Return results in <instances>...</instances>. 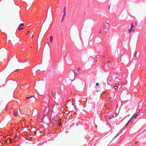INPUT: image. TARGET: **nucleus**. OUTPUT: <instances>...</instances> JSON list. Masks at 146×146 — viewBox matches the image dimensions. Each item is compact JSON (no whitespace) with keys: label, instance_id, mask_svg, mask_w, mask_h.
I'll use <instances>...</instances> for the list:
<instances>
[{"label":"nucleus","instance_id":"obj_1","mask_svg":"<svg viewBox=\"0 0 146 146\" xmlns=\"http://www.w3.org/2000/svg\"><path fill=\"white\" fill-rule=\"evenodd\" d=\"M17 85V82H12L9 84L7 88L8 91L9 92L12 91L13 92L16 88Z\"/></svg>","mask_w":146,"mask_h":146},{"label":"nucleus","instance_id":"obj_2","mask_svg":"<svg viewBox=\"0 0 146 146\" xmlns=\"http://www.w3.org/2000/svg\"><path fill=\"white\" fill-rule=\"evenodd\" d=\"M102 138L103 139L104 143L108 144L111 141L113 137H111L110 136H104L102 137Z\"/></svg>","mask_w":146,"mask_h":146},{"label":"nucleus","instance_id":"obj_3","mask_svg":"<svg viewBox=\"0 0 146 146\" xmlns=\"http://www.w3.org/2000/svg\"><path fill=\"white\" fill-rule=\"evenodd\" d=\"M15 18L16 20L17 23L19 24L22 21L20 15V12L18 11L17 13V15L15 16Z\"/></svg>","mask_w":146,"mask_h":146},{"label":"nucleus","instance_id":"obj_4","mask_svg":"<svg viewBox=\"0 0 146 146\" xmlns=\"http://www.w3.org/2000/svg\"><path fill=\"white\" fill-rule=\"evenodd\" d=\"M68 74L70 80H73L75 76V72L72 70H70L69 71Z\"/></svg>","mask_w":146,"mask_h":146},{"label":"nucleus","instance_id":"obj_5","mask_svg":"<svg viewBox=\"0 0 146 146\" xmlns=\"http://www.w3.org/2000/svg\"><path fill=\"white\" fill-rule=\"evenodd\" d=\"M138 113H135L131 117V118L129 121L126 124L125 126H127L129 122L132 120L133 118H134L135 119H136L137 118V116L138 115Z\"/></svg>","mask_w":146,"mask_h":146},{"label":"nucleus","instance_id":"obj_6","mask_svg":"<svg viewBox=\"0 0 146 146\" xmlns=\"http://www.w3.org/2000/svg\"><path fill=\"white\" fill-rule=\"evenodd\" d=\"M110 26L108 22H106L104 25V29H108Z\"/></svg>","mask_w":146,"mask_h":146},{"label":"nucleus","instance_id":"obj_7","mask_svg":"<svg viewBox=\"0 0 146 146\" xmlns=\"http://www.w3.org/2000/svg\"><path fill=\"white\" fill-rule=\"evenodd\" d=\"M7 123L5 122H2L0 123V128H3L6 126Z\"/></svg>","mask_w":146,"mask_h":146},{"label":"nucleus","instance_id":"obj_8","mask_svg":"<svg viewBox=\"0 0 146 146\" xmlns=\"http://www.w3.org/2000/svg\"><path fill=\"white\" fill-rule=\"evenodd\" d=\"M5 27L6 28H8L9 26V21L7 20L6 21L4 24Z\"/></svg>","mask_w":146,"mask_h":146},{"label":"nucleus","instance_id":"obj_9","mask_svg":"<svg viewBox=\"0 0 146 146\" xmlns=\"http://www.w3.org/2000/svg\"><path fill=\"white\" fill-rule=\"evenodd\" d=\"M135 56L136 57L138 58L139 55V52H136L135 53Z\"/></svg>","mask_w":146,"mask_h":146},{"label":"nucleus","instance_id":"obj_10","mask_svg":"<svg viewBox=\"0 0 146 146\" xmlns=\"http://www.w3.org/2000/svg\"><path fill=\"white\" fill-rule=\"evenodd\" d=\"M13 114L14 115L15 117H17L18 116V114L17 112L15 111H14L13 112Z\"/></svg>","mask_w":146,"mask_h":146},{"label":"nucleus","instance_id":"obj_11","mask_svg":"<svg viewBox=\"0 0 146 146\" xmlns=\"http://www.w3.org/2000/svg\"><path fill=\"white\" fill-rule=\"evenodd\" d=\"M66 7H65L64 8V11H63L64 14H63V15H64V16H65V15H66Z\"/></svg>","mask_w":146,"mask_h":146},{"label":"nucleus","instance_id":"obj_12","mask_svg":"<svg viewBox=\"0 0 146 146\" xmlns=\"http://www.w3.org/2000/svg\"><path fill=\"white\" fill-rule=\"evenodd\" d=\"M53 40V36H50V38H49V41H50V42L51 43L52 41Z\"/></svg>","mask_w":146,"mask_h":146},{"label":"nucleus","instance_id":"obj_13","mask_svg":"<svg viewBox=\"0 0 146 146\" xmlns=\"http://www.w3.org/2000/svg\"><path fill=\"white\" fill-rule=\"evenodd\" d=\"M17 56L16 55H14L13 56V58H14L15 60L17 62L18 61V59L16 58Z\"/></svg>","mask_w":146,"mask_h":146},{"label":"nucleus","instance_id":"obj_14","mask_svg":"<svg viewBox=\"0 0 146 146\" xmlns=\"http://www.w3.org/2000/svg\"><path fill=\"white\" fill-rule=\"evenodd\" d=\"M133 22L132 23H131V28L132 29L134 27V25L133 24Z\"/></svg>","mask_w":146,"mask_h":146},{"label":"nucleus","instance_id":"obj_15","mask_svg":"<svg viewBox=\"0 0 146 146\" xmlns=\"http://www.w3.org/2000/svg\"><path fill=\"white\" fill-rule=\"evenodd\" d=\"M114 89H115V90H117L118 88V86H114Z\"/></svg>","mask_w":146,"mask_h":146},{"label":"nucleus","instance_id":"obj_16","mask_svg":"<svg viewBox=\"0 0 146 146\" xmlns=\"http://www.w3.org/2000/svg\"><path fill=\"white\" fill-rule=\"evenodd\" d=\"M23 29V27H21V28H20V27L19 26L18 27V29L19 30H22Z\"/></svg>","mask_w":146,"mask_h":146},{"label":"nucleus","instance_id":"obj_17","mask_svg":"<svg viewBox=\"0 0 146 146\" xmlns=\"http://www.w3.org/2000/svg\"><path fill=\"white\" fill-rule=\"evenodd\" d=\"M65 17V16H64L63 15L62 19V20L61 21V23L62 22H63V21Z\"/></svg>","mask_w":146,"mask_h":146},{"label":"nucleus","instance_id":"obj_18","mask_svg":"<svg viewBox=\"0 0 146 146\" xmlns=\"http://www.w3.org/2000/svg\"><path fill=\"white\" fill-rule=\"evenodd\" d=\"M34 113H35V115L37 113V111L36 110H34Z\"/></svg>","mask_w":146,"mask_h":146},{"label":"nucleus","instance_id":"obj_19","mask_svg":"<svg viewBox=\"0 0 146 146\" xmlns=\"http://www.w3.org/2000/svg\"><path fill=\"white\" fill-rule=\"evenodd\" d=\"M24 24L23 23H21L19 25V27L20 26H22L24 25Z\"/></svg>","mask_w":146,"mask_h":146},{"label":"nucleus","instance_id":"obj_20","mask_svg":"<svg viewBox=\"0 0 146 146\" xmlns=\"http://www.w3.org/2000/svg\"><path fill=\"white\" fill-rule=\"evenodd\" d=\"M132 29H131V28H130V29H129V33L131 32V30H132Z\"/></svg>","mask_w":146,"mask_h":146},{"label":"nucleus","instance_id":"obj_21","mask_svg":"<svg viewBox=\"0 0 146 146\" xmlns=\"http://www.w3.org/2000/svg\"><path fill=\"white\" fill-rule=\"evenodd\" d=\"M13 36H14V37H15L16 36V33L15 32L13 34Z\"/></svg>","mask_w":146,"mask_h":146},{"label":"nucleus","instance_id":"obj_22","mask_svg":"<svg viewBox=\"0 0 146 146\" xmlns=\"http://www.w3.org/2000/svg\"><path fill=\"white\" fill-rule=\"evenodd\" d=\"M96 86H98L99 85V83H96Z\"/></svg>","mask_w":146,"mask_h":146},{"label":"nucleus","instance_id":"obj_23","mask_svg":"<svg viewBox=\"0 0 146 146\" xmlns=\"http://www.w3.org/2000/svg\"><path fill=\"white\" fill-rule=\"evenodd\" d=\"M48 43L47 42H46L45 44V45H48Z\"/></svg>","mask_w":146,"mask_h":146},{"label":"nucleus","instance_id":"obj_24","mask_svg":"<svg viewBox=\"0 0 146 146\" xmlns=\"http://www.w3.org/2000/svg\"><path fill=\"white\" fill-rule=\"evenodd\" d=\"M135 23L136 26H137V22H136V21L135 22Z\"/></svg>","mask_w":146,"mask_h":146},{"label":"nucleus","instance_id":"obj_25","mask_svg":"<svg viewBox=\"0 0 146 146\" xmlns=\"http://www.w3.org/2000/svg\"><path fill=\"white\" fill-rule=\"evenodd\" d=\"M111 129H107V130H106V131H108L110 130Z\"/></svg>","mask_w":146,"mask_h":146},{"label":"nucleus","instance_id":"obj_26","mask_svg":"<svg viewBox=\"0 0 146 146\" xmlns=\"http://www.w3.org/2000/svg\"><path fill=\"white\" fill-rule=\"evenodd\" d=\"M9 139V142H11L12 140L11 139Z\"/></svg>","mask_w":146,"mask_h":146},{"label":"nucleus","instance_id":"obj_27","mask_svg":"<svg viewBox=\"0 0 146 146\" xmlns=\"http://www.w3.org/2000/svg\"><path fill=\"white\" fill-rule=\"evenodd\" d=\"M116 117V115H113L112 116V117Z\"/></svg>","mask_w":146,"mask_h":146},{"label":"nucleus","instance_id":"obj_28","mask_svg":"<svg viewBox=\"0 0 146 146\" xmlns=\"http://www.w3.org/2000/svg\"><path fill=\"white\" fill-rule=\"evenodd\" d=\"M30 33V31H27V35L28 33Z\"/></svg>","mask_w":146,"mask_h":146},{"label":"nucleus","instance_id":"obj_29","mask_svg":"<svg viewBox=\"0 0 146 146\" xmlns=\"http://www.w3.org/2000/svg\"><path fill=\"white\" fill-rule=\"evenodd\" d=\"M29 97H26V99H29Z\"/></svg>","mask_w":146,"mask_h":146},{"label":"nucleus","instance_id":"obj_30","mask_svg":"<svg viewBox=\"0 0 146 146\" xmlns=\"http://www.w3.org/2000/svg\"><path fill=\"white\" fill-rule=\"evenodd\" d=\"M35 95H37V93H36V94H34Z\"/></svg>","mask_w":146,"mask_h":146},{"label":"nucleus","instance_id":"obj_31","mask_svg":"<svg viewBox=\"0 0 146 146\" xmlns=\"http://www.w3.org/2000/svg\"><path fill=\"white\" fill-rule=\"evenodd\" d=\"M24 128L25 129V130L26 128V127H24Z\"/></svg>","mask_w":146,"mask_h":146},{"label":"nucleus","instance_id":"obj_32","mask_svg":"<svg viewBox=\"0 0 146 146\" xmlns=\"http://www.w3.org/2000/svg\"><path fill=\"white\" fill-rule=\"evenodd\" d=\"M31 37H32V38H33V35H32L31 36Z\"/></svg>","mask_w":146,"mask_h":146},{"label":"nucleus","instance_id":"obj_33","mask_svg":"<svg viewBox=\"0 0 146 146\" xmlns=\"http://www.w3.org/2000/svg\"><path fill=\"white\" fill-rule=\"evenodd\" d=\"M77 70H80V68H78V69H77Z\"/></svg>","mask_w":146,"mask_h":146},{"label":"nucleus","instance_id":"obj_34","mask_svg":"<svg viewBox=\"0 0 146 146\" xmlns=\"http://www.w3.org/2000/svg\"><path fill=\"white\" fill-rule=\"evenodd\" d=\"M19 38H18V39H17V41H19Z\"/></svg>","mask_w":146,"mask_h":146},{"label":"nucleus","instance_id":"obj_35","mask_svg":"<svg viewBox=\"0 0 146 146\" xmlns=\"http://www.w3.org/2000/svg\"><path fill=\"white\" fill-rule=\"evenodd\" d=\"M32 97H33V96H30V97H29V98H32Z\"/></svg>","mask_w":146,"mask_h":146},{"label":"nucleus","instance_id":"obj_36","mask_svg":"<svg viewBox=\"0 0 146 146\" xmlns=\"http://www.w3.org/2000/svg\"><path fill=\"white\" fill-rule=\"evenodd\" d=\"M135 143L136 144H137V142H136Z\"/></svg>","mask_w":146,"mask_h":146},{"label":"nucleus","instance_id":"obj_37","mask_svg":"<svg viewBox=\"0 0 146 146\" xmlns=\"http://www.w3.org/2000/svg\"><path fill=\"white\" fill-rule=\"evenodd\" d=\"M123 84H120V85H121V86Z\"/></svg>","mask_w":146,"mask_h":146},{"label":"nucleus","instance_id":"obj_38","mask_svg":"<svg viewBox=\"0 0 146 146\" xmlns=\"http://www.w3.org/2000/svg\"><path fill=\"white\" fill-rule=\"evenodd\" d=\"M110 99H111V97H110Z\"/></svg>","mask_w":146,"mask_h":146},{"label":"nucleus","instance_id":"obj_39","mask_svg":"<svg viewBox=\"0 0 146 146\" xmlns=\"http://www.w3.org/2000/svg\"><path fill=\"white\" fill-rule=\"evenodd\" d=\"M61 123H59V125H61Z\"/></svg>","mask_w":146,"mask_h":146},{"label":"nucleus","instance_id":"obj_40","mask_svg":"<svg viewBox=\"0 0 146 146\" xmlns=\"http://www.w3.org/2000/svg\"><path fill=\"white\" fill-rule=\"evenodd\" d=\"M114 96H115V94H114Z\"/></svg>","mask_w":146,"mask_h":146},{"label":"nucleus","instance_id":"obj_41","mask_svg":"<svg viewBox=\"0 0 146 146\" xmlns=\"http://www.w3.org/2000/svg\"><path fill=\"white\" fill-rule=\"evenodd\" d=\"M99 33H101V31H100L99 32Z\"/></svg>","mask_w":146,"mask_h":146},{"label":"nucleus","instance_id":"obj_42","mask_svg":"<svg viewBox=\"0 0 146 146\" xmlns=\"http://www.w3.org/2000/svg\"><path fill=\"white\" fill-rule=\"evenodd\" d=\"M96 92H98V90L96 91Z\"/></svg>","mask_w":146,"mask_h":146},{"label":"nucleus","instance_id":"obj_43","mask_svg":"<svg viewBox=\"0 0 146 146\" xmlns=\"http://www.w3.org/2000/svg\"><path fill=\"white\" fill-rule=\"evenodd\" d=\"M132 31H134V30H132Z\"/></svg>","mask_w":146,"mask_h":146},{"label":"nucleus","instance_id":"obj_44","mask_svg":"<svg viewBox=\"0 0 146 146\" xmlns=\"http://www.w3.org/2000/svg\"><path fill=\"white\" fill-rule=\"evenodd\" d=\"M38 115L39 116H40V115H39V114H38Z\"/></svg>","mask_w":146,"mask_h":146},{"label":"nucleus","instance_id":"obj_45","mask_svg":"<svg viewBox=\"0 0 146 146\" xmlns=\"http://www.w3.org/2000/svg\"><path fill=\"white\" fill-rule=\"evenodd\" d=\"M116 78H115V80L116 79Z\"/></svg>","mask_w":146,"mask_h":146},{"label":"nucleus","instance_id":"obj_46","mask_svg":"<svg viewBox=\"0 0 146 146\" xmlns=\"http://www.w3.org/2000/svg\"><path fill=\"white\" fill-rule=\"evenodd\" d=\"M36 133V131L35 132V133Z\"/></svg>","mask_w":146,"mask_h":146},{"label":"nucleus","instance_id":"obj_47","mask_svg":"<svg viewBox=\"0 0 146 146\" xmlns=\"http://www.w3.org/2000/svg\"><path fill=\"white\" fill-rule=\"evenodd\" d=\"M51 21H52V19L51 20Z\"/></svg>","mask_w":146,"mask_h":146},{"label":"nucleus","instance_id":"obj_48","mask_svg":"<svg viewBox=\"0 0 146 146\" xmlns=\"http://www.w3.org/2000/svg\"><path fill=\"white\" fill-rule=\"evenodd\" d=\"M40 95H42V94H41V93L40 94Z\"/></svg>","mask_w":146,"mask_h":146}]
</instances>
